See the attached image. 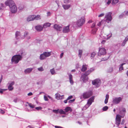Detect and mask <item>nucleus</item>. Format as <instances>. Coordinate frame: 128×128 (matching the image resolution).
I'll return each instance as SVG.
<instances>
[{
  "mask_svg": "<svg viewBox=\"0 0 128 128\" xmlns=\"http://www.w3.org/2000/svg\"><path fill=\"white\" fill-rule=\"evenodd\" d=\"M94 96H92L88 100L93 102H94Z\"/></svg>",
  "mask_w": 128,
  "mask_h": 128,
  "instance_id": "obj_42",
  "label": "nucleus"
},
{
  "mask_svg": "<svg viewBox=\"0 0 128 128\" xmlns=\"http://www.w3.org/2000/svg\"><path fill=\"white\" fill-rule=\"evenodd\" d=\"M24 7L23 5H21L18 7V9L20 10H22L24 8Z\"/></svg>",
  "mask_w": 128,
  "mask_h": 128,
  "instance_id": "obj_44",
  "label": "nucleus"
},
{
  "mask_svg": "<svg viewBox=\"0 0 128 128\" xmlns=\"http://www.w3.org/2000/svg\"><path fill=\"white\" fill-rule=\"evenodd\" d=\"M70 26V25H69L67 26L64 27L62 30L63 32L66 33L69 32L70 30L69 28Z\"/></svg>",
  "mask_w": 128,
  "mask_h": 128,
  "instance_id": "obj_12",
  "label": "nucleus"
},
{
  "mask_svg": "<svg viewBox=\"0 0 128 128\" xmlns=\"http://www.w3.org/2000/svg\"><path fill=\"white\" fill-rule=\"evenodd\" d=\"M54 27L57 31H60L62 29V27L59 25L55 24L54 25Z\"/></svg>",
  "mask_w": 128,
  "mask_h": 128,
  "instance_id": "obj_14",
  "label": "nucleus"
},
{
  "mask_svg": "<svg viewBox=\"0 0 128 128\" xmlns=\"http://www.w3.org/2000/svg\"><path fill=\"white\" fill-rule=\"evenodd\" d=\"M69 76V82L71 85H73L74 82L73 80V76L71 74H68Z\"/></svg>",
  "mask_w": 128,
  "mask_h": 128,
  "instance_id": "obj_17",
  "label": "nucleus"
},
{
  "mask_svg": "<svg viewBox=\"0 0 128 128\" xmlns=\"http://www.w3.org/2000/svg\"><path fill=\"white\" fill-rule=\"evenodd\" d=\"M109 98V95L108 94H107L106 96V99L104 100V103L106 104L108 102V100Z\"/></svg>",
  "mask_w": 128,
  "mask_h": 128,
  "instance_id": "obj_30",
  "label": "nucleus"
},
{
  "mask_svg": "<svg viewBox=\"0 0 128 128\" xmlns=\"http://www.w3.org/2000/svg\"><path fill=\"white\" fill-rule=\"evenodd\" d=\"M97 30V28H93L92 30V33L94 34H96Z\"/></svg>",
  "mask_w": 128,
  "mask_h": 128,
  "instance_id": "obj_29",
  "label": "nucleus"
},
{
  "mask_svg": "<svg viewBox=\"0 0 128 128\" xmlns=\"http://www.w3.org/2000/svg\"><path fill=\"white\" fill-rule=\"evenodd\" d=\"M50 24L48 22H46L43 25V27L44 28H46L50 26Z\"/></svg>",
  "mask_w": 128,
  "mask_h": 128,
  "instance_id": "obj_26",
  "label": "nucleus"
},
{
  "mask_svg": "<svg viewBox=\"0 0 128 128\" xmlns=\"http://www.w3.org/2000/svg\"><path fill=\"white\" fill-rule=\"evenodd\" d=\"M92 102L88 100L87 104L84 107L82 110H86L91 104Z\"/></svg>",
  "mask_w": 128,
  "mask_h": 128,
  "instance_id": "obj_13",
  "label": "nucleus"
},
{
  "mask_svg": "<svg viewBox=\"0 0 128 128\" xmlns=\"http://www.w3.org/2000/svg\"><path fill=\"white\" fill-rule=\"evenodd\" d=\"M38 71L40 72H42L44 70V69L42 67H40V68H38Z\"/></svg>",
  "mask_w": 128,
  "mask_h": 128,
  "instance_id": "obj_45",
  "label": "nucleus"
},
{
  "mask_svg": "<svg viewBox=\"0 0 128 128\" xmlns=\"http://www.w3.org/2000/svg\"><path fill=\"white\" fill-rule=\"evenodd\" d=\"M6 5L8 6L11 12L14 13L16 12L17 8L14 1L12 0H8L5 2Z\"/></svg>",
  "mask_w": 128,
  "mask_h": 128,
  "instance_id": "obj_1",
  "label": "nucleus"
},
{
  "mask_svg": "<svg viewBox=\"0 0 128 128\" xmlns=\"http://www.w3.org/2000/svg\"><path fill=\"white\" fill-rule=\"evenodd\" d=\"M87 66V65L86 64H84L82 66V68L81 70L82 71L84 72L86 70Z\"/></svg>",
  "mask_w": 128,
  "mask_h": 128,
  "instance_id": "obj_21",
  "label": "nucleus"
},
{
  "mask_svg": "<svg viewBox=\"0 0 128 128\" xmlns=\"http://www.w3.org/2000/svg\"><path fill=\"white\" fill-rule=\"evenodd\" d=\"M104 13H102L98 15V17H102L104 16Z\"/></svg>",
  "mask_w": 128,
  "mask_h": 128,
  "instance_id": "obj_60",
  "label": "nucleus"
},
{
  "mask_svg": "<svg viewBox=\"0 0 128 128\" xmlns=\"http://www.w3.org/2000/svg\"><path fill=\"white\" fill-rule=\"evenodd\" d=\"M122 99V98L120 97L115 98H113L112 103L114 104H118Z\"/></svg>",
  "mask_w": 128,
  "mask_h": 128,
  "instance_id": "obj_11",
  "label": "nucleus"
},
{
  "mask_svg": "<svg viewBox=\"0 0 128 128\" xmlns=\"http://www.w3.org/2000/svg\"><path fill=\"white\" fill-rule=\"evenodd\" d=\"M43 52L46 58V57H48L51 55L52 52Z\"/></svg>",
  "mask_w": 128,
  "mask_h": 128,
  "instance_id": "obj_25",
  "label": "nucleus"
},
{
  "mask_svg": "<svg viewBox=\"0 0 128 128\" xmlns=\"http://www.w3.org/2000/svg\"><path fill=\"white\" fill-rule=\"evenodd\" d=\"M35 109L37 110H41L42 109V108L40 106L36 107Z\"/></svg>",
  "mask_w": 128,
  "mask_h": 128,
  "instance_id": "obj_50",
  "label": "nucleus"
},
{
  "mask_svg": "<svg viewBox=\"0 0 128 128\" xmlns=\"http://www.w3.org/2000/svg\"><path fill=\"white\" fill-rule=\"evenodd\" d=\"M99 50L98 53V56L104 55L106 54V50L105 48H99Z\"/></svg>",
  "mask_w": 128,
  "mask_h": 128,
  "instance_id": "obj_7",
  "label": "nucleus"
},
{
  "mask_svg": "<svg viewBox=\"0 0 128 128\" xmlns=\"http://www.w3.org/2000/svg\"><path fill=\"white\" fill-rule=\"evenodd\" d=\"M75 100V99H73L72 100H70L68 102L69 103H71L73 102Z\"/></svg>",
  "mask_w": 128,
  "mask_h": 128,
  "instance_id": "obj_52",
  "label": "nucleus"
},
{
  "mask_svg": "<svg viewBox=\"0 0 128 128\" xmlns=\"http://www.w3.org/2000/svg\"><path fill=\"white\" fill-rule=\"evenodd\" d=\"M125 11H124V12H122L121 14H120L119 16V18H122L123 17H125Z\"/></svg>",
  "mask_w": 128,
  "mask_h": 128,
  "instance_id": "obj_36",
  "label": "nucleus"
},
{
  "mask_svg": "<svg viewBox=\"0 0 128 128\" xmlns=\"http://www.w3.org/2000/svg\"><path fill=\"white\" fill-rule=\"evenodd\" d=\"M46 57L44 55V54L43 52V54H42L40 55V60H44L45 59Z\"/></svg>",
  "mask_w": 128,
  "mask_h": 128,
  "instance_id": "obj_28",
  "label": "nucleus"
},
{
  "mask_svg": "<svg viewBox=\"0 0 128 128\" xmlns=\"http://www.w3.org/2000/svg\"><path fill=\"white\" fill-rule=\"evenodd\" d=\"M33 16L34 17V19H36V20H38L40 19V16L39 15H38L36 16L35 15H33Z\"/></svg>",
  "mask_w": 128,
  "mask_h": 128,
  "instance_id": "obj_35",
  "label": "nucleus"
},
{
  "mask_svg": "<svg viewBox=\"0 0 128 128\" xmlns=\"http://www.w3.org/2000/svg\"><path fill=\"white\" fill-rule=\"evenodd\" d=\"M88 76L83 74H82L80 78V80L84 82H86L88 80Z\"/></svg>",
  "mask_w": 128,
  "mask_h": 128,
  "instance_id": "obj_10",
  "label": "nucleus"
},
{
  "mask_svg": "<svg viewBox=\"0 0 128 128\" xmlns=\"http://www.w3.org/2000/svg\"><path fill=\"white\" fill-rule=\"evenodd\" d=\"M112 0H106L105 2L106 4L108 5L111 3Z\"/></svg>",
  "mask_w": 128,
  "mask_h": 128,
  "instance_id": "obj_41",
  "label": "nucleus"
},
{
  "mask_svg": "<svg viewBox=\"0 0 128 128\" xmlns=\"http://www.w3.org/2000/svg\"><path fill=\"white\" fill-rule=\"evenodd\" d=\"M14 81L9 82L7 84L8 89L9 91H12L14 89V87L12 86L14 84Z\"/></svg>",
  "mask_w": 128,
  "mask_h": 128,
  "instance_id": "obj_9",
  "label": "nucleus"
},
{
  "mask_svg": "<svg viewBox=\"0 0 128 128\" xmlns=\"http://www.w3.org/2000/svg\"><path fill=\"white\" fill-rule=\"evenodd\" d=\"M22 57L20 54H16L13 56L12 58L11 62L17 64L19 61L21 60Z\"/></svg>",
  "mask_w": 128,
  "mask_h": 128,
  "instance_id": "obj_2",
  "label": "nucleus"
},
{
  "mask_svg": "<svg viewBox=\"0 0 128 128\" xmlns=\"http://www.w3.org/2000/svg\"><path fill=\"white\" fill-rule=\"evenodd\" d=\"M113 68L112 67H110L108 68L107 70V72L108 73H111L113 72Z\"/></svg>",
  "mask_w": 128,
  "mask_h": 128,
  "instance_id": "obj_32",
  "label": "nucleus"
},
{
  "mask_svg": "<svg viewBox=\"0 0 128 128\" xmlns=\"http://www.w3.org/2000/svg\"><path fill=\"white\" fill-rule=\"evenodd\" d=\"M96 25V23L94 22L92 24V26H91V27L92 28H94V27Z\"/></svg>",
  "mask_w": 128,
  "mask_h": 128,
  "instance_id": "obj_56",
  "label": "nucleus"
},
{
  "mask_svg": "<svg viewBox=\"0 0 128 128\" xmlns=\"http://www.w3.org/2000/svg\"><path fill=\"white\" fill-rule=\"evenodd\" d=\"M0 113L1 114H3L5 113V112L2 109L0 108Z\"/></svg>",
  "mask_w": 128,
  "mask_h": 128,
  "instance_id": "obj_54",
  "label": "nucleus"
},
{
  "mask_svg": "<svg viewBox=\"0 0 128 128\" xmlns=\"http://www.w3.org/2000/svg\"><path fill=\"white\" fill-rule=\"evenodd\" d=\"M115 83V81L113 80H112L109 81L108 82V84L110 86L112 85Z\"/></svg>",
  "mask_w": 128,
  "mask_h": 128,
  "instance_id": "obj_34",
  "label": "nucleus"
},
{
  "mask_svg": "<svg viewBox=\"0 0 128 128\" xmlns=\"http://www.w3.org/2000/svg\"><path fill=\"white\" fill-rule=\"evenodd\" d=\"M124 112V114L126 112V109L125 108H124L122 109V110L120 112V114H121V112Z\"/></svg>",
  "mask_w": 128,
  "mask_h": 128,
  "instance_id": "obj_47",
  "label": "nucleus"
},
{
  "mask_svg": "<svg viewBox=\"0 0 128 128\" xmlns=\"http://www.w3.org/2000/svg\"><path fill=\"white\" fill-rule=\"evenodd\" d=\"M101 83V81L99 79H96L92 82V84L95 86L97 87H98Z\"/></svg>",
  "mask_w": 128,
  "mask_h": 128,
  "instance_id": "obj_6",
  "label": "nucleus"
},
{
  "mask_svg": "<svg viewBox=\"0 0 128 128\" xmlns=\"http://www.w3.org/2000/svg\"><path fill=\"white\" fill-rule=\"evenodd\" d=\"M21 34L20 32L17 31L15 33V38L16 40H18V36H21Z\"/></svg>",
  "mask_w": 128,
  "mask_h": 128,
  "instance_id": "obj_27",
  "label": "nucleus"
},
{
  "mask_svg": "<svg viewBox=\"0 0 128 128\" xmlns=\"http://www.w3.org/2000/svg\"><path fill=\"white\" fill-rule=\"evenodd\" d=\"M51 15L50 13L49 12H47V16H50Z\"/></svg>",
  "mask_w": 128,
  "mask_h": 128,
  "instance_id": "obj_63",
  "label": "nucleus"
},
{
  "mask_svg": "<svg viewBox=\"0 0 128 128\" xmlns=\"http://www.w3.org/2000/svg\"><path fill=\"white\" fill-rule=\"evenodd\" d=\"M28 34V32H25L24 33V37H25Z\"/></svg>",
  "mask_w": 128,
  "mask_h": 128,
  "instance_id": "obj_58",
  "label": "nucleus"
},
{
  "mask_svg": "<svg viewBox=\"0 0 128 128\" xmlns=\"http://www.w3.org/2000/svg\"><path fill=\"white\" fill-rule=\"evenodd\" d=\"M58 112L60 114H66V112L64 111L62 109H60L59 110Z\"/></svg>",
  "mask_w": 128,
  "mask_h": 128,
  "instance_id": "obj_38",
  "label": "nucleus"
},
{
  "mask_svg": "<svg viewBox=\"0 0 128 128\" xmlns=\"http://www.w3.org/2000/svg\"><path fill=\"white\" fill-rule=\"evenodd\" d=\"M64 110L65 112L66 113V112H68L69 111H70V112H72V110L70 107L67 106L65 108Z\"/></svg>",
  "mask_w": 128,
  "mask_h": 128,
  "instance_id": "obj_23",
  "label": "nucleus"
},
{
  "mask_svg": "<svg viewBox=\"0 0 128 128\" xmlns=\"http://www.w3.org/2000/svg\"><path fill=\"white\" fill-rule=\"evenodd\" d=\"M44 100L45 101H48V98L45 95H44Z\"/></svg>",
  "mask_w": 128,
  "mask_h": 128,
  "instance_id": "obj_51",
  "label": "nucleus"
},
{
  "mask_svg": "<svg viewBox=\"0 0 128 128\" xmlns=\"http://www.w3.org/2000/svg\"><path fill=\"white\" fill-rule=\"evenodd\" d=\"M121 116L119 114L116 116L115 119V124L117 126V127L118 128H120L119 125L121 123Z\"/></svg>",
  "mask_w": 128,
  "mask_h": 128,
  "instance_id": "obj_5",
  "label": "nucleus"
},
{
  "mask_svg": "<svg viewBox=\"0 0 128 128\" xmlns=\"http://www.w3.org/2000/svg\"><path fill=\"white\" fill-rule=\"evenodd\" d=\"M52 112L56 114H57L58 112L59 109L53 110H52Z\"/></svg>",
  "mask_w": 128,
  "mask_h": 128,
  "instance_id": "obj_48",
  "label": "nucleus"
},
{
  "mask_svg": "<svg viewBox=\"0 0 128 128\" xmlns=\"http://www.w3.org/2000/svg\"><path fill=\"white\" fill-rule=\"evenodd\" d=\"M4 4L2 3L0 4L1 6L0 7V10L2 9V8H4Z\"/></svg>",
  "mask_w": 128,
  "mask_h": 128,
  "instance_id": "obj_53",
  "label": "nucleus"
},
{
  "mask_svg": "<svg viewBox=\"0 0 128 128\" xmlns=\"http://www.w3.org/2000/svg\"><path fill=\"white\" fill-rule=\"evenodd\" d=\"M18 54H20L22 57L26 54V53L24 51L22 50H20L18 52Z\"/></svg>",
  "mask_w": 128,
  "mask_h": 128,
  "instance_id": "obj_19",
  "label": "nucleus"
},
{
  "mask_svg": "<svg viewBox=\"0 0 128 128\" xmlns=\"http://www.w3.org/2000/svg\"><path fill=\"white\" fill-rule=\"evenodd\" d=\"M7 90V89L6 90H3L2 89H0V93L1 94H2L3 93V90Z\"/></svg>",
  "mask_w": 128,
  "mask_h": 128,
  "instance_id": "obj_59",
  "label": "nucleus"
},
{
  "mask_svg": "<svg viewBox=\"0 0 128 128\" xmlns=\"http://www.w3.org/2000/svg\"><path fill=\"white\" fill-rule=\"evenodd\" d=\"M63 54H64L63 52H62L61 53V54H60V58H62L63 56Z\"/></svg>",
  "mask_w": 128,
  "mask_h": 128,
  "instance_id": "obj_62",
  "label": "nucleus"
},
{
  "mask_svg": "<svg viewBox=\"0 0 128 128\" xmlns=\"http://www.w3.org/2000/svg\"><path fill=\"white\" fill-rule=\"evenodd\" d=\"M55 127L56 128H63L61 126H55Z\"/></svg>",
  "mask_w": 128,
  "mask_h": 128,
  "instance_id": "obj_64",
  "label": "nucleus"
},
{
  "mask_svg": "<svg viewBox=\"0 0 128 128\" xmlns=\"http://www.w3.org/2000/svg\"><path fill=\"white\" fill-rule=\"evenodd\" d=\"M108 109V107L107 106H105L103 107L102 108V110L103 111H106Z\"/></svg>",
  "mask_w": 128,
  "mask_h": 128,
  "instance_id": "obj_43",
  "label": "nucleus"
},
{
  "mask_svg": "<svg viewBox=\"0 0 128 128\" xmlns=\"http://www.w3.org/2000/svg\"><path fill=\"white\" fill-rule=\"evenodd\" d=\"M64 95L61 96L58 93H56L55 94V98L58 100L63 99L64 98Z\"/></svg>",
  "mask_w": 128,
  "mask_h": 128,
  "instance_id": "obj_16",
  "label": "nucleus"
},
{
  "mask_svg": "<svg viewBox=\"0 0 128 128\" xmlns=\"http://www.w3.org/2000/svg\"><path fill=\"white\" fill-rule=\"evenodd\" d=\"M71 0H64V2L65 4H68L70 2Z\"/></svg>",
  "mask_w": 128,
  "mask_h": 128,
  "instance_id": "obj_46",
  "label": "nucleus"
},
{
  "mask_svg": "<svg viewBox=\"0 0 128 128\" xmlns=\"http://www.w3.org/2000/svg\"><path fill=\"white\" fill-rule=\"evenodd\" d=\"M126 42L127 41H126V40H124L122 44V46H124L125 45Z\"/></svg>",
  "mask_w": 128,
  "mask_h": 128,
  "instance_id": "obj_49",
  "label": "nucleus"
},
{
  "mask_svg": "<svg viewBox=\"0 0 128 128\" xmlns=\"http://www.w3.org/2000/svg\"><path fill=\"white\" fill-rule=\"evenodd\" d=\"M94 68H90V70L86 71L84 73L85 75L87 76L90 74L94 70Z\"/></svg>",
  "mask_w": 128,
  "mask_h": 128,
  "instance_id": "obj_15",
  "label": "nucleus"
},
{
  "mask_svg": "<svg viewBox=\"0 0 128 128\" xmlns=\"http://www.w3.org/2000/svg\"><path fill=\"white\" fill-rule=\"evenodd\" d=\"M34 20V17L33 15L28 16L27 18V20L28 22L32 21Z\"/></svg>",
  "mask_w": 128,
  "mask_h": 128,
  "instance_id": "obj_20",
  "label": "nucleus"
},
{
  "mask_svg": "<svg viewBox=\"0 0 128 128\" xmlns=\"http://www.w3.org/2000/svg\"><path fill=\"white\" fill-rule=\"evenodd\" d=\"M83 51L82 50H78V56L80 58H81L82 54Z\"/></svg>",
  "mask_w": 128,
  "mask_h": 128,
  "instance_id": "obj_37",
  "label": "nucleus"
},
{
  "mask_svg": "<svg viewBox=\"0 0 128 128\" xmlns=\"http://www.w3.org/2000/svg\"><path fill=\"white\" fill-rule=\"evenodd\" d=\"M112 12H109L107 14L105 17L106 21L108 23L110 21L112 20Z\"/></svg>",
  "mask_w": 128,
  "mask_h": 128,
  "instance_id": "obj_8",
  "label": "nucleus"
},
{
  "mask_svg": "<svg viewBox=\"0 0 128 128\" xmlns=\"http://www.w3.org/2000/svg\"><path fill=\"white\" fill-rule=\"evenodd\" d=\"M50 72L51 74L52 75L56 74V73H55L54 71V68L50 69Z\"/></svg>",
  "mask_w": 128,
  "mask_h": 128,
  "instance_id": "obj_39",
  "label": "nucleus"
},
{
  "mask_svg": "<svg viewBox=\"0 0 128 128\" xmlns=\"http://www.w3.org/2000/svg\"><path fill=\"white\" fill-rule=\"evenodd\" d=\"M29 106L31 108H34V106L33 105H32L31 104H29Z\"/></svg>",
  "mask_w": 128,
  "mask_h": 128,
  "instance_id": "obj_55",
  "label": "nucleus"
},
{
  "mask_svg": "<svg viewBox=\"0 0 128 128\" xmlns=\"http://www.w3.org/2000/svg\"><path fill=\"white\" fill-rule=\"evenodd\" d=\"M96 54L95 52H92L91 54V57L93 58L96 55Z\"/></svg>",
  "mask_w": 128,
  "mask_h": 128,
  "instance_id": "obj_40",
  "label": "nucleus"
},
{
  "mask_svg": "<svg viewBox=\"0 0 128 128\" xmlns=\"http://www.w3.org/2000/svg\"><path fill=\"white\" fill-rule=\"evenodd\" d=\"M70 4H63L62 5V6L64 10H68L70 7Z\"/></svg>",
  "mask_w": 128,
  "mask_h": 128,
  "instance_id": "obj_24",
  "label": "nucleus"
},
{
  "mask_svg": "<svg viewBox=\"0 0 128 128\" xmlns=\"http://www.w3.org/2000/svg\"><path fill=\"white\" fill-rule=\"evenodd\" d=\"M125 120H124V119H123L122 120V121L121 123V124H124V123L125 122Z\"/></svg>",
  "mask_w": 128,
  "mask_h": 128,
  "instance_id": "obj_61",
  "label": "nucleus"
},
{
  "mask_svg": "<svg viewBox=\"0 0 128 128\" xmlns=\"http://www.w3.org/2000/svg\"><path fill=\"white\" fill-rule=\"evenodd\" d=\"M85 22V19L84 17H81L76 22V25L78 27H80L84 24Z\"/></svg>",
  "mask_w": 128,
  "mask_h": 128,
  "instance_id": "obj_4",
  "label": "nucleus"
},
{
  "mask_svg": "<svg viewBox=\"0 0 128 128\" xmlns=\"http://www.w3.org/2000/svg\"><path fill=\"white\" fill-rule=\"evenodd\" d=\"M35 28L38 31H40L42 30L43 27L40 26H38L35 27Z\"/></svg>",
  "mask_w": 128,
  "mask_h": 128,
  "instance_id": "obj_22",
  "label": "nucleus"
},
{
  "mask_svg": "<svg viewBox=\"0 0 128 128\" xmlns=\"http://www.w3.org/2000/svg\"><path fill=\"white\" fill-rule=\"evenodd\" d=\"M118 1V0H112V5H115Z\"/></svg>",
  "mask_w": 128,
  "mask_h": 128,
  "instance_id": "obj_33",
  "label": "nucleus"
},
{
  "mask_svg": "<svg viewBox=\"0 0 128 128\" xmlns=\"http://www.w3.org/2000/svg\"><path fill=\"white\" fill-rule=\"evenodd\" d=\"M33 70V68H28L25 69L24 71L25 74H28L31 72Z\"/></svg>",
  "mask_w": 128,
  "mask_h": 128,
  "instance_id": "obj_18",
  "label": "nucleus"
},
{
  "mask_svg": "<svg viewBox=\"0 0 128 128\" xmlns=\"http://www.w3.org/2000/svg\"><path fill=\"white\" fill-rule=\"evenodd\" d=\"M72 98V96H69L67 98V100H69L71 99Z\"/></svg>",
  "mask_w": 128,
  "mask_h": 128,
  "instance_id": "obj_57",
  "label": "nucleus"
},
{
  "mask_svg": "<svg viewBox=\"0 0 128 128\" xmlns=\"http://www.w3.org/2000/svg\"><path fill=\"white\" fill-rule=\"evenodd\" d=\"M92 91L91 90H89L84 92L82 96L84 99H87L92 96Z\"/></svg>",
  "mask_w": 128,
  "mask_h": 128,
  "instance_id": "obj_3",
  "label": "nucleus"
},
{
  "mask_svg": "<svg viewBox=\"0 0 128 128\" xmlns=\"http://www.w3.org/2000/svg\"><path fill=\"white\" fill-rule=\"evenodd\" d=\"M125 64V63H122L120 65V67L119 68V70L120 71H121L122 70H124V68L123 67V66Z\"/></svg>",
  "mask_w": 128,
  "mask_h": 128,
  "instance_id": "obj_31",
  "label": "nucleus"
}]
</instances>
